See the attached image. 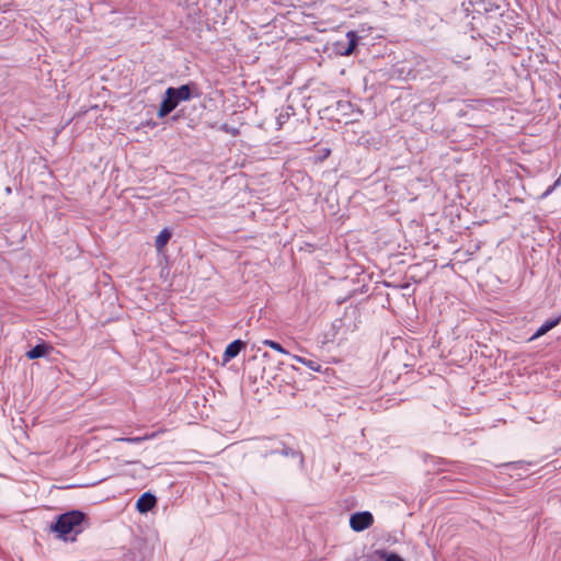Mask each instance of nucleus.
I'll return each instance as SVG.
<instances>
[{
	"instance_id": "nucleus-11",
	"label": "nucleus",
	"mask_w": 561,
	"mask_h": 561,
	"mask_svg": "<svg viewBox=\"0 0 561 561\" xmlns=\"http://www.w3.org/2000/svg\"><path fill=\"white\" fill-rule=\"evenodd\" d=\"M51 348L53 347L49 344H47L45 342H41V343L36 344L34 347H32L31 350H28L25 353V356L28 359H38V358L45 357Z\"/></svg>"
},
{
	"instance_id": "nucleus-4",
	"label": "nucleus",
	"mask_w": 561,
	"mask_h": 561,
	"mask_svg": "<svg viewBox=\"0 0 561 561\" xmlns=\"http://www.w3.org/2000/svg\"><path fill=\"white\" fill-rule=\"evenodd\" d=\"M373 523L374 516L368 511L356 512L350 517V527L356 533L366 530Z\"/></svg>"
},
{
	"instance_id": "nucleus-10",
	"label": "nucleus",
	"mask_w": 561,
	"mask_h": 561,
	"mask_svg": "<svg viewBox=\"0 0 561 561\" xmlns=\"http://www.w3.org/2000/svg\"><path fill=\"white\" fill-rule=\"evenodd\" d=\"M561 322V316H558V317H554L552 319H548L546 320L537 330L536 332L531 335V337L529 339L530 341H534V340H537L539 339L540 336L545 335L546 333H548L550 330H552L553 328H556L559 323Z\"/></svg>"
},
{
	"instance_id": "nucleus-12",
	"label": "nucleus",
	"mask_w": 561,
	"mask_h": 561,
	"mask_svg": "<svg viewBox=\"0 0 561 561\" xmlns=\"http://www.w3.org/2000/svg\"><path fill=\"white\" fill-rule=\"evenodd\" d=\"M371 558L378 561H404V559L393 551H387L386 549H377L374 551Z\"/></svg>"
},
{
	"instance_id": "nucleus-16",
	"label": "nucleus",
	"mask_w": 561,
	"mask_h": 561,
	"mask_svg": "<svg viewBox=\"0 0 561 561\" xmlns=\"http://www.w3.org/2000/svg\"><path fill=\"white\" fill-rule=\"evenodd\" d=\"M219 130L230 134L231 136H238L239 129L237 127H233L227 123H224L220 125Z\"/></svg>"
},
{
	"instance_id": "nucleus-2",
	"label": "nucleus",
	"mask_w": 561,
	"mask_h": 561,
	"mask_svg": "<svg viewBox=\"0 0 561 561\" xmlns=\"http://www.w3.org/2000/svg\"><path fill=\"white\" fill-rule=\"evenodd\" d=\"M276 455L296 460L299 471L306 472L307 467L304 453L297 444L290 442V436H287V439L280 438L279 444H277Z\"/></svg>"
},
{
	"instance_id": "nucleus-8",
	"label": "nucleus",
	"mask_w": 561,
	"mask_h": 561,
	"mask_svg": "<svg viewBox=\"0 0 561 561\" xmlns=\"http://www.w3.org/2000/svg\"><path fill=\"white\" fill-rule=\"evenodd\" d=\"M280 438L278 437H268L263 438L261 440L260 453L262 458H267L270 456L276 455L277 444H279Z\"/></svg>"
},
{
	"instance_id": "nucleus-23",
	"label": "nucleus",
	"mask_w": 561,
	"mask_h": 561,
	"mask_svg": "<svg viewBox=\"0 0 561 561\" xmlns=\"http://www.w3.org/2000/svg\"><path fill=\"white\" fill-rule=\"evenodd\" d=\"M330 153H331V150L329 148L323 149V151H322V159L329 157Z\"/></svg>"
},
{
	"instance_id": "nucleus-1",
	"label": "nucleus",
	"mask_w": 561,
	"mask_h": 561,
	"mask_svg": "<svg viewBox=\"0 0 561 561\" xmlns=\"http://www.w3.org/2000/svg\"><path fill=\"white\" fill-rule=\"evenodd\" d=\"M89 517L85 513L79 510H71L60 514L54 523L50 524L49 529L57 534V537L64 541H75L76 537L81 534Z\"/></svg>"
},
{
	"instance_id": "nucleus-22",
	"label": "nucleus",
	"mask_w": 561,
	"mask_h": 561,
	"mask_svg": "<svg viewBox=\"0 0 561 561\" xmlns=\"http://www.w3.org/2000/svg\"><path fill=\"white\" fill-rule=\"evenodd\" d=\"M308 366L312 369V370H316L318 371L319 370V365L312 360H309L308 362Z\"/></svg>"
},
{
	"instance_id": "nucleus-14",
	"label": "nucleus",
	"mask_w": 561,
	"mask_h": 561,
	"mask_svg": "<svg viewBox=\"0 0 561 561\" xmlns=\"http://www.w3.org/2000/svg\"><path fill=\"white\" fill-rule=\"evenodd\" d=\"M172 237V231L165 227L163 228L159 234L156 237L154 247L158 252H162L167 243L170 241Z\"/></svg>"
},
{
	"instance_id": "nucleus-9",
	"label": "nucleus",
	"mask_w": 561,
	"mask_h": 561,
	"mask_svg": "<svg viewBox=\"0 0 561 561\" xmlns=\"http://www.w3.org/2000/svg\"><path fill=\"white\" fill-rule=\"evenodd\" d=\"M346 38H347L346 46H343L339 50L340 55H342V56H351L352 54H354V51L358 45V42H359V36L357 35V33L355 31H348L346 33Z\"/></svg>"
},
{
	"instance_id": "nucleus-17",
	"label": "nucleus",
	"mask_w": 561,
	"mask_h": 561,
	"mask_svg": "<svg viewBox=\"0 0 561 561\" xmlns=\"http://www.w3.org/2000/svg\"><path fill=\"white\" fill-rule=\"evenodd\" d=\"M148 436H135V437H121V438H117L118 442H125V443H128V444H140L141 442H144L145 439H147Z\"/></svg>"
},
{
	"instance_id": "nucleus-21",
	"label": "nucleus",
	"mask_w": 561,
	"mask_h": 561,
	"mask_svg": "<svg viewBox=\"0 0 561 561\" xmlns=\"http://www.w3.org/2000/svg\"><path fill=\"white\" fill-rule=\"evenodd\" d=\"M559 183H560V180H557V181L553 183V185H551V186H549V187L547 188V191L543 193V196H548V195L553 191V188H554L557 185H559Z\"/></svg>"
},
{
	"instance_id": "nucleus-19",
	"label": "nucleus",
	"mask_w": 561,
	"mask_h": 561,
	"mask_svg": "<svg viewBox=\"0 0 561 561\" xmlns=\"http://www.w3.org/2000/svg\"><path fill=\"white\" fill-rule=\"evenodd\" d=\"M451 466H453L454 469L439 468L438 470L439 471H451V472H456V473L461 474V476L465 474V472H463L465 468L462 466L456 465V463H451Z\"/></svg>"
},
{
	"instance_id": "nucleus-15",
	"label": "nucleus",
	"mask_w": 561,
	"mask_h": 561,
	"mask_svg": "<svg viewBox=\"0 0 561 561\" xmlns=\"http://www.w3.org/2000/svg\"><path fill=\"white\" fill-rule=\"evenodd\" d=\"M264 345L266 346H270L271 348L275 350L276 352L278 353H282V354H288V352L282 346V344H279L278 342L276 341H273V340H264L262 342Z\"/></svg>"
},
{
	"instance_id": "nucleus-20",
	"label": "nucleus",
	"mask_w": 561,
	"mask_h": 561,
	"mask_svg": "<svg viewBox=\"0 0 561 561\" xmlns=\"http://www.w3.org/2000/svg\"><path fill=\"white\" fill-rule=\"evenodd\" d=\"M144 127L154 128L158 124L152 119H148L141 124Z\"/></svg>"
},
{
	"instance_id": "nucleus-6",
	"label": "nucleus",
	"mask_w": 561,
	"mask_h": 561,
	"mask_svg": "<svg viewBox=\"0 0 561 561\" xmlns=\"http://www.w3.org/2000/svg\"><path fill=\"white\" fill-rule=\"evenodd\" d=\"M247 347V343L240 339H237L229 343L226 346V350L222 354V364L229 363L231 359L236 358L242 350Z\"/></svg>"
},
{
	"instance_id": "nucleus-5",
	"label": "nucleus",
	"mask_w": 561,
	"mask_h": 561,
	"mask_svg": "<svg viewBox=\"0 0 561 561\" xmlns=\"http://www.w3.org/2000/svg\"><path fill=\"white\" fill-rule=\"evenodd\" d=\"M172 91L180 102H186L202 95L198 85L193 81H190L180 87H172Z\"/></svg>"
},
{
	"instance_id": "nucleus-3",
	"label": "nucleus",
	"mask_w": 561,
	"mask_h": 561,
	"mask_svg": "<svg viewBox=\"0 0 561 561\" xmlns=\"http://www.w3.org/2000/svg\"><path fill=\"white\" fill-rule=\"evenodd\" d=\"M180 103L181 102L172 91V87L167 88L157 111L158 118L167 117L178 107Z\"/></svg>"
},
{
	"instance_id": "nucleus-24",
	"label": "nucleus",
	"mask_w": 561,
	"mask_h": 561,
	"mask_svg": "<svg viewBox=\"0 0 561 561\" xmlns=\"http://www.w3.org/2000/svg\"><path fill=\"white\" fill-rule=\"evenodd\" d=\"M438 463L439 465H445V463H447V461L445 459H439Z\"/></svg>"
},
{
	"instance_id": "nucleus-7",
	"label": "nucleus",
	"mask_w": 561,
	"mask_h": 561,
	"mask_svg": "<svg viewBox=\"0 0 561 561\" xmlns=\"http://www.w3.org/2000/svg\"><path fill=\"white\" fill-rule=\"evenodd\" d=\"M157 504V497L151 492L142 493L136 502V508L139 513L150 512Z\"/></svg>"
},
{
	"instance_id": "nucleus-18",
	"label": "nucleus",
	"mask_w": 561,
	"mask_h": 561,
	"mask_svg": "<svg viewBox=\"0 0 561 561\" xmlns=\"http://www.w3.org/2000/svg\"><path fill=\"white\" fill-rule=\"evenodd\" d=\"M479 7H482L483 11L486 14H490L492 12H496L500 9L499 5H495V4L491 3V2H488V3L481 2V3H479Z\"/></svg>"
},
{
	"instance_id": "nucleus-13",
	"label": "nucleus",
	"mask_w": 561,
	"mask_h": 561,
	"mask_svg": "<svg viewBox=\"0 0 561 561\" xmlns=\"http://www.w3.org/2000/svg\"><path fill=\"white\" fill-rule=\"evenodd\" d=\"M295 114V108L293 105L283 106L277 116H276V125L277 129H282L284 124Z\"/></svg>"
}]
</instances>
